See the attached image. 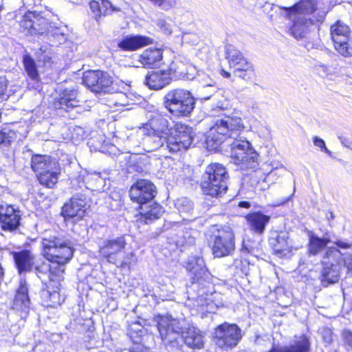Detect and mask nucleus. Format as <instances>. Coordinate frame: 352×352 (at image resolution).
I'll use <instances>...</instances> for the list:
<instances>
[{
	"label": "nucleus",
	"instance_id": "39448f33",
	"mask_svg": "<svg viewBox=\"0 0 352 352\" xmlns=\"http://www.w3.org/2000/svg\"><path fill=\"white\" fill-rule=\"evenodd\" d=\"M228 173L219 163H212L205 170L201 183L205 195L217 197L226 193L228 189Z\"/></svg>",
	"mask_w": 352,
	"mask_h": 352
},
{
	"label": "nucleus",
	"instance_id": "f704fd0d",
	"mask_svg": "<svg viewBox=\"0 0 352 352\" xmlns=\"http://www.w3.org/2000/svg\"><path fill=\"white\" fill-rule=\"evenodd\" d=\"M34 256L31 254V252L28 250H23V272L25 271H31L33 267L36 270L37 266H34ZM36 271L37 275L38 274V271Z\"/></svg>",
	"mask_w": 352,
	"mask_h": 352
},
{
	"label": "nucleus",
	"instance_id": "49530a36",
	"mask_svg": "<svg viewBox=\"0 0 352 352\" xmlns=\"http://www.w3.org/2000/svg\"><path fill=\"white\" fill-rule=\"evenodd\" d=\"M8 81L5 77L0 76V99H4L6 95Z\"/></svg>",
	"mask_w": 352,
	"mask_h": 352
},
{
	"label": "nucleus",
	"instance_id": "4468645a",
	"mask_svg": "<svg viewBox=\"0 0 352 352\" xmlns=\"http://www.w3.org/2000/svg\"><path fill=\"white\" fill-rule=\"evenodd\" d=\"M333 243L337 248L345 250L352 248V243L342 239H336L332 241L330 236L327 233L322 237H319L312 232L309 233V252L313 255H316L323 250L329 243Z\"/></svg>",
	"mask_w": 352,
	"mask_h": 352
},
{
	"label": "nucleus",
	"instance_id": "a19ab883",
	"mask_svg": "<svg viewBox=\"0 0 352 352\" xmlns=\"http://www.w3.org/2000/svg\"><path fill=\"white\" fill-rule=\"evenodd\" d=\"M89 7H90L91 12L94 14V19L96 21H98V19L102 14V8H101L100 3L96 1H91L89 3Z\"/></svg>",
	"mask_w": 352,
	"mask_h": 352
},
{
	"label": "nucleus",
	"instance_id": "09e8293b",
	"mask_svg": "<svg viewBox=\"0 0 352 352\" xmlns=\"http://www.w3.org/2000/svg\"><path fill=\"white\" fill-rule=\"evenodd\" d=\"M250 184L255 189L256 188H258L260 190L263 189V186H261V184H260V182L258 180V176L256 174L251 176Z\"/></svg>",
	"mask_w": 352,
	"mask_h": 352
},
{
	"label": "nucleus",
	"instance_id": "ea45409f",
	"mask_svg": "<svg viewBox=\"0 0 352 352\" xmlns=\"http://www.w3.org/2000/svg\"><path fill=\"white\" fill-rule=\"evenodd\" d=\"M341 261L343 262L344 266L346 267L349 272L352 276V252H342Z\"/></svg>",
	"mask_w": 352,
	"mask_h": 352
},
{
	"label": "nucleus",
	"instance_id": "423d86ee",
	"mask_svg": "<svg viewBox=\"0 0 352 352\" xmlns=\"http://www.w3.org/2000/svg\"><path fill=\"white\" fill-rule=\"evenodd\" d=\"M195 98L192 93L185 89H171L164 97L165 108L173 115L188 116L195 109Z\"/></svg>",
	"mask_w": 352,
	"mask_h": 352
},
{
	"label": "nucleus",
	"instance_id": "a878e982",
	"mask_svg": "<svg viewBox=\"0 0 352 352\" xmlns=\"http://www.w3.org/2000/svg\"><path fill=\"white\" fill-rule=\"evenodd\" d=\"M162 59V51L157 48H148L139 56V61L144 67L157 65Z\"/></svg>",
	"mask_w": 352,
	"mask_h": 352
},
{
	"label": "nucleus",
	"instance_id": "3c124183",
	"mask_svg": "<svg viewBox=\"0 0 352 352\" xmlns=\"http://www.w3.org/2000/svg\"><path fill=\"white\" fill-rule=\"evenodd\" d=\"M343 336L346 342L351 346H352V331L345 330L343 332Z\"/></svg>",
	"mask_w": 352,
	"mask_h": 352
},
{
	"label": "nucleus",
	"instance_id": "a211bd4d",
	"mask_svg": "<svg viewBox=\"0 0 352 352\" xmlns=\"http://www.w3.org/2000/svg\"><path fill=\"white\" fill-rule=\"evenodd\" d=\"M169 72L179 79L192 80L197 74L196 67L184 57L175 58L170 65Z\"/></svg>",
	"mask_w": 352,
	"mask_h": 352
},
{
	"label": "nucleus",
	"instance_id": "dca6fc26",
	"mask_svg": "<svg viewBox=\"0 0 352 352\" xmlns=\"http://www.w3.org/2000/svg\"><path fill=\"white\" fill-rule=\"evenodd\" d=\"M87 200L84 195H74L62 208L61 214L65 219H81L86 212Z\"/></svg>",
	"mask_w": 352,
	"mask_h": 352
},
{
	"label": "nucleus",
	"instance_id": "9d476101",
	"mask_svg": "<svg viewBox=\"0 0 352 352\" xmlns=\"http://www.w3.org/2000/svg\"><path fill=\"white\" fill-rule=\"evenodd\" d=\"M213 338L218 347L227 351L236 346L241 340V330L235 324L224 322L214 329Z\"/></svg>",
	"mask_w": 352,
	"mask_h": 352
},
{
	"label": "nucleus",
	"instance_id": "c03bdc74",
	"mask_svg": "<svg viewBox=\"0 0 352 352\" xmlns=\"http://www.w3.org/2000/svg\"><path fill=\"white\" fill-rule=\"evenodd\" d=\"M250 69L245 71V69H243V71H241L240 73H236L234 75L235 76L243 78V80H250L253 76H254V69L253 65L250 66Z\"/></svg>",
	"mask_w": 352,
	"mask_h": 352
},
{
	"label": "nucleus",
	"instance_id": "0eeeda50",
	"mask_svg": "<svg viewBox=\"0 0 352 352\" xmlns=\"http://www.w3.org/2000/svg\"><path fill=\"white\" fill-rule=\"evenodd\" d=\"M31 167L36 173L40 184L49 188L58 182L60 167L58 162L47 155H35L32 157Z\"/></svg>",
	"mask_w": 352,
	"mask_h": 352
},
{
	"label": "nucleus",
	"instance_id": "58836bf2",
	"mask_svg": "<svg viewBox=\"0 0 352 352\" xmlns=\"http://www.w3.org/2000/svg\"><path fill=\"white\" fill-rule=\"evenodd\" d=\"M22 282H20V285L16 290L14 298L13 300V309L19 310L22 308Z\"/></svg>",
	"mask_w": 352,
	"mask_h": 352
},
{
	"label": "nucleus",
	"instance_id": "412c9836",
	"mask_svg": "<svg viewBox=\"0 0 352 352\" xmlns=\"http://www.w3.org/2000/svg\"><path fill=\"white\" fill-rule=\"evenodd\" d=\"M79 105L80 101L77 99V91L75 89L64 90L54 102L56 108L65 109L67 111H69L70 109L78 107Z\"/></svg>",
	"mask_w": 352,
	"mask_h": 352
},
{
	"label": "nucleus",
	"instance_id": "4c0bfd02",
	"mask_svg": "<svg viewBox=\"0 0 352 352\" xmlns=\"http://www.w3.org/2000/svg\"><path fill=\"white\" fill-rule=\"evenodd\" d=\"M101 4V8L103 9V10H102L103 15L109 14L112 12H119L121 10L120 8L114 6L108 0H102Z\"/></svg>",
	"mask_w": 352,
	"mask_h": 352
},
{
	"label": "nucleus",
	"instance_id": "a18cd8bd",
	"mask_svg": "<svg viewBox=\"0 0 352 352\" xmlns=\"http://www.w3.org/2000/svg\"><path fill=\"white\" fill-rule=\"evenodd\" d=\"M157 25L162 31L166 34H170L172 32L170 25L163 19H160L157 21Z\"/></svg>",
	"mask_w": 352,
	"mask_h": 352
},
{
	"label": "nucleus",
	"instance_id": "7ed1b4c3",
	"mask_svg": "<svg viewBox=\"0 0 352 352\" xmlns=\"http://www.w3.org/2000/svg\"><path fill=\"white\" fill-rule=\"evenodd\" d=\"M156 322L161 338L166 344L177 343L178 339L182 338L191 348L203 347V336L199 330L194 327L185 329L184 320L166 316L157 317Z\"/></svg>",
	"mask_w": 352,
	"mask_h": 352
},
{
	"label": "nucleus",
	"instance_id": "4d7b16f0",
	"mask_svg": "<svg viewBox=\"0 0 352 352\" xmlns=\"http://www.w3.org/2000/svg\"><path fill=\"white\" fill-rule=\"evenodd\" d=\"M238 206L241 208H249L250 207V203L247 201H242L239 203Z\"/></svg>",
	"mask_w": 352,
	"mask_h": 352
},
{
	"label": "nucleus",
	"instance_id": "864d4df0",
	"mask_svg": "<svg viewBox=\"0 0 352 352\" xmlns=\"http://www.w3.org/2000/svg\"><path fill=\"white\" fill-rule=\"evenodd\" d=\"M53 36H56L58 38V41L60 42L65 39V34L63 33L60 32L58 30H56Z\"/></svg>",
	"mask_w": 352,
	"mask_h": 352
},
{
	"label": "nucleus",
	"instance_id": "20e7f679",
	"mask_svg": "<svg viewBox=\"0 0 352 352\" xmlns=\"http://www.w3.org/2000/svg\"><path fill=\"white\" fill-rule=\"evenodd\" d=\"M244 129L243 121L238 116H219L208 131L206 144L211 149H217L226 140L236 139Z\"/></svg>",
	"mask_w": 352,
	"mask_h": 352
},
{
	"label": "nucleus",
	"instance_id": "f8f14e48",
	"mask_svg": "<svg viewBox=\"0 0 352 352\" xmlns=\"http://www.w3.org/2000/svg\"><path fill=\"white\" fill-rule=\"evenodd\" d=\"M234 250V234L230 228L218 230L214 236L212 252L215 257L228 256Z\"/></svg>",
	"mask_w": 352,
	"mask_h": 352
},
{
	"label": "nucleus",
	"instance_id": "f3484780",
	"mask_svg": "<svg viewBox=\"0 0 352 352\" xmlns=\"http://www.w3.org/2000/svg\"><path fill=\"white\" fill-rule=\"evenodd\" d=\"M126 242L124 236L107 239L100 245V255L108 262H116L115 255L120 252L126 246Z\"/></svg>",
	"mask_w": 352,
	"mask_h": 352
},
{
	"label": "nucleus",
	"instance_id": "6ab92c4d",
	"mask_svg": "<svg viewBox=\"0 0 352 352\" xmlns=\"http://www.w3.org/2000/svg\"><path fill=\"white\" fill-rule=\"evenodd\" d=\"M171 80L169 71L160 70L148 73L145 77L144 84L150 89L158 90L169 85Z\"/></svg>",
	"mask_w": 352,
	"mask_h": 352
},
{
	"label": "nucleus",
	"instance_id": "b1692460",
	"mask_svg": "<svg viewBox=\"0 0 352 352\" xmlns=\"http://www.w3.org/2000/svg\"><path fill=\"white\" fill-rule=\"evenodd\" d=\"M270 243L278 254L288 252L291 245L289 242L288 233L286 232H275L270 239Z\"/></svg>",
	"mask_w": 352,
	"mask_h": 352
},
{
	"label": "nucleus",
	"instance_id": "680f3d73",
	"mask_svg": "<svg viewBox=\"0 0 352 352\" xmlns=\"http://www.w3.org/2000/svg\"><path fill=\"white\" fill-rule=\"evenodd\" d=\"M294 191H295V189H294L293 192H294ZM293 195H294V193H292L291 195H289L287 198L285 199L281 202V204H284V203H285V202H287V201H289V200L291 199L292 197L293 196Z\"/></svg>",
	"mask_w": 352,
	"mask_h": 352
},
{
	"label": "nucleus",
	"instance_id": "69168bd1",
	"mask_svg": "<svg viewBox=\"0 0 352 352\" xmlns=\"http://www.w3.org/2000/svg\"><path fill=\"white\" fill-rule=\"evenodd\" d=\"M206 87H211V85L210 84H208Z\"/></svg>",
	"mask_w": 352,
	"mask_h": 352
},
{
	"label": "nucleus",
	"instance_id": "9b49d317",
	"mask_svg": "<svg viewBox=\"0 0 352 352\" xmlns=\"http://www.w3.org/2000/svg\"><path fill=\"white\" fill-rule=\"evenodd\" d=\"M330 32L335 49L343 56H352V42L349 40L351 30L349 25L338 20L331 26Z\"/></svg>",
	"mask_w": 352,
	"mask_h": 352
},
{
	"label": "nucleus",
	"instance_id": "1a4fd4ad",
	"mask_svg": "<svg viewBox=\"0 0 352 352\" xmlns=\"http://www.w3.org/2000/svg\"><path fill=\"white\" fill-rule=\"evenodd\" d=\"M231 157L243 169L254 168L257 165L258 154L246 140L234 139L230 143Z\"/></svg>",
	"mask_w": 352,
	"mask_h": 352
},
{
	"label": "nucleus",
	"instance_id": "338daca9",
	"mask_svg": "<svg viewBox=\"0 0 352 352\" xmlns=\"http://www.w3.org/2000/svg\"><path fill=\"white\" fill-rule=\"evenodd\" d=\"M1 10H2V7H1V6H0V12L1 11Z\"/></svg>",
	"mask_w": 352,
	"mask_h": 352
},
{
	"label": "nucleus",
	"instance_id": "393cba45",
	"mask_svg": "<svg viewBox=\"0 0 352 352\" xmlns=\"http://www.w3.org/2000/svg\"><path fill=\"white\" fill-rule=\"evenodd\" d=\"M311 25L312 21L310 19L305 16H300L295 20L289 31L296 39H301L307 36Z\"/></svg>",
	"mask_w": 352,
	"mask_h": 352
},
{
	"label": "nucleus",
	"instance_id": "bf43d9fd",
	"mask_svg": "<svg viewBox=\"0 0 352 352\" xmlns=\"http://www.w3.org/2000/svg\"><path fill=\"white\" fill-rule=\"evenodd\" d=\"M327 219L330 221L334 219V214L332 212L329 211L326 214Z\"/></svg>",
	"mask_w": 352,
	"mask_h": 352
},
{
	"label": "nucleus",
	"instance_id": "ddd939ff",
	"mask_svg": "<svg viewBox=\"0 0 352 352\" xmlns=\"http://www.w3.org/2000/svg\"><path fill=\"white\" fill-rule=\"evenodd\" d=\"M156 193L155 186L146 179L138 180L131 187L129 195L131 200L144 205L152 200Z\"/></svg>",
	"mask_w": 352,
	"mask_h": 352
},
{
	"label": "nucleus",
	"instance_id": "7c9ffc66",
	"mask_svg": "<svg viewBox=\"0 0 352 352\" xmlns=\"http://www.w3.org/2000/svg\"><path fill=\"white\" fill-rule=\"evenodd\" d=\"M226 55L229 66L234 65V63L240 62L245 58L239 50L231 45L227 46Z\"/></svg>",
	"mask_w": 352,
	"mask_h": 352
},
{
	"label": "nucleus",
	"instance_id": "6e6d98bb",
	"mask_svg": "<svg viewBox=\"0 0 352 352\" xmlns=\"http://www.w3.org/2000/svg\"><path fill=\"white\" fill-rule=\"evenodd\" d=\"M267 352H285L283 346H273L269 351Z\"/></svg>",
	"mask_w": 352,
	"mask_h": 352
},
{
	"label": "nucleus",
	"instance_id": "cd10ccee",
	"mask_svg": "<svg viewBox=\"0 0 352 352\" xmlns=\"http://www.w3.org/2000/svg\"><path fill=\"white\" fill-rule=\"evenodd\" d=\"M285 352H309L310 342L305 336L296 338L289 346H283Z\"/></svg>",
	"mask_w": 352,
	"mask_h": 352
},
{
	"label": "nucleus",
	"instance_id": "e2e57ef3",
	"mask_svg": "<svg viewBox=\"0 0 352 352\" xmlns=\"http://www.w3.org/2000/svg\"><path fill=\"white\" fill-rule=\"evenodd\" d=\"M251 103H252L251 107H252V110H254V109H256L258 107V104L256 102H252Z\"/></svg>",
	"mask_w": 352,
	"mask_h": 352
},
{
	"label": "nucleus",
	"instance_id": "5701e85b",
	"mask_svg": "<svg viewBox=\"0 0 352 352\" xmlns=\"http://www.w3.org/2000/svg\"><path fill=\"white\" fill-rule=\"evenodd\" d=\"M246 220L250 230L254 232L261 234L265 230V226L270 220V217L261 212H254L246 216Z\"/></svg>",
	"mask_w": 352,
	"mask_h": 352
},
{
	"label": "nucleus",
	"instance_id": "603ef678",
	"mask_svg": "<svg viewBox=\"0 0 352 352\" xmlns=\"http://www.w3.org/2000/svg\"><path fill=\"white\" fill-rule=\"evenodd\" d=\"M41 280L43 282H45V284H47V280H48L50 281V283H54V285H52V286L53 287H54V288H56V289H59V287L60 286V281H61V280H60L58 283H57V282L52 281V280H50V279H49V278H48V277H47V276H45V279H44V280H43V279H41Z\"/></svg>",
	"mask_w": 352,
	"mask_h": 352
},
{
	"label": "nucleus",
	"instance_id": "5fc2aeb1",
	"mask_svg": "<svg viewBox=\"0 0 352 352\" xmlns=\"http://www.w3.org/2000/svg\"><path fill=\"white\" fill-rule=\"evenodd\" d=\"M131 352H150L149 349L142 346H137Z\"/></svg>",
	"mask_w": 352,
	"mask_h": 352
},
{
	"label": "nucleus",
	"instance_id": "de8ad7c7",
	"mask_svg": "<svg viewBox=\"0 0 352 352\" xmlns=\"http://www.w3.org/2000/svg\"><path fill=\"white\" fill-rule=\"evenodd\" d=\"M14 258L18 268L19 273H22V252L14 253Z\"/></svg>",
	"mask_w": 352,
	"mask_h": 352
},
{
	"label": "nucleus",
	"instance_id": "79ce46f5",
	"mask_svg": "<svg viewBox=\"0 0 352 352\" xmlns=\"http://www.w3.org/2000/svg\"><path fill=\"white\" fill-rule=\"evenodd\" d=\"M111 100H114L116 106H124L126 103V96L122 92L117 93L111 96Z\"/></svg>",
	"mask_w": 352,
	"mask_h": 352
},
{
	"label": "nucleus",
	"instance_id": "473e14b6",
	"mask_svg": "<svg viewBox=\"0 0 352 352\" xmlns=\"http://www.w3.org/2000/svg\"><path fill=\"white\" fill-rule=\"evenodd\" d=\"M23 65L27 74L34 80H38L39 76L35 63L30 56H23Z\"/></svg>",
	"mask_w": 352,
	"mask_h": 352
},
{
	"label": "nucleus",
	"instance_id": "052dcab7",
	"mask_svg": "<svg viewBox=\"0 0 352 352\" xmlns=\"http://www.w3.org/2000/svg\"><path fill=\"white\" fill-rule=\"evenodd\" d=\"M221 74L224 78H230V76H231L230 73H229V72H226V70H224V69H221Z\"/></svg>",
	"mask_w": 352,
	"mask_h": 352
},
{
	"label": "nucleus",
	"instance_id": "4be33fe9",
	"mask_svg": "<svg viewBox=\"0 0 352 352\" xmlns=\"http://www.w3.org/2000/svg\"><path fill=\"white\" fill-rule=\"evenodd\" d=\"M43 19H40L38 15L34 13L29 12L23 15V34L26 36L30 35H40L43 34L44 28L41 27V23L43 21Z\"/></svg>",
	"mask_w": 352,
	"mask_h": 352
},
{
	"label": "nucleus",
	"instance_id": "2f4dec72",
	"mask_svg": "<svg viewBox=\"0 0 352 352\" xmlns=\"http://www.w3.org/2000/svg\"><path fill=\"white\" fill-rule=\"evenodd\" d=\"M294 10L300 13H312L316 10V3L314 0H302L294 7Z\"/></svg>",
	"mask_w": 352,
	"mask_h": 352
},
{
	"label": "nucleus",
	"instance_id": "f257e3e1",
	"mask_svg": "<svg viewBox=\"0 0 352 352\" xmlns=\"http://www.w3.org/2000/svg\"><path fill=\"white\" fill-rule=\"evenodd\" d=\"M140 131L145 135L144 144L148 151L164 147L170 153H177L188 148L193 138L192 127L182 122L172 126L166 118L158 112L151 115Z\"/></svg>",
	"mask_w": 352,
	"mask_h": 352
},
{
	"label": "nucleus",
	"instance_id": "13d9d810",
	"mask_svg": "<svg viewBox=\"0 0 352 352\" xmlns=\"http://www.w3.org/2000/svg\"><path fill=\"white\" fill-rule=\"evenodd\" d=\"M23 307L27 305V302L28 303V305L30 304V300H29L28 294H25V288L24 287H23Z\"/></svg>",
	"mask_w": 352,
	"mask_h": 352
},
{
	"label": "nucleus",
	"instance_id": "72a5a7b5",
	"mask_svg": "<svg viewBox=\"0 0 352 352\" xmlns=\"http://www.w3.org/2000/svg\"><path fill=\"white\" fill-rule=\"evenodd\" d=\"M178 210L184 219L188 218V216L192 212L193 210L192 202L187 198H182L179 199L177 204Z\"/></svg>",
	"mask_w": 352,
	"mask_h": 352
},
{
	"label": "nucleus",
	"instance_id": "c756f323",
	"mask_svg": "<svg viewBox=\"0 0 352 352\" xmlns=\"http://www.w3.org/2000/svg\"><path fill=\"white\" fill-rule=\"evenodd\" d=\"M141 209V214L144 217L146 220H153L160 218V217L163 214L164 210L162 207L156 203L147 206H142L140 207Z\"/></svg>",
	"mask_w": 352,
	"mask_h": 352
},
{
	"label": "nucleus",
	"instance_id": "37998d69",
	"mask_svg": "<svg viewBox=\"0 0 352 352\" xmlns=\"http://www.w3.org/2000/svg\"><path fill=\"white\" fill-rule=\"evenodd\" d=\"M313 143L314 146L320 148L322 151L325 152L329 155H331V152L327 148L325 142L322 139L316 136L313 138Z\"/></svg>",
	"mask_w": 352,
	"mask_h": 352
},
{
	"label": "nucleus",
	"instance_id": "f03ea898",
	"mask_svg": "<svg viewBox=\"0 0 352 352\" xmlns=\"http://www.w3.org/2000/svg\"><path fill=\"white\" fill-rule=\"evenodd\" d=\"M43 255L46 261L36 267L38 277L58 283L63 279L65 265L72 258L74 250L70 244L62 239L50 237L43 241Z\"/></svg>",
	"mask_w": 352,
	"mask_h": 352
},
{
	"label": "nucleus",
	"instance_id": "aec40b11",
	"mask_svg": "<svg viewBox=\"0 0 352 352\" xmlns=\"http://www.w3.org/2000/svg\"><path fill=\"white\" fill-rule=\"evenodd\" d=\"M153 43V39L145 36H127L120 41L118 46L122 50L135 51Z\"/></svg>",
	"mask_w": 352,
	"mask_h": 352
},
{
	"label": "nucleus",
	"instance_id": "6e6552de",
	"mask_svg": "<svg viewBox=\"0 0 352 352\" xmlns=\"http://www.w3.org/2000/svg\"><path fill=\"white\" fill-rule=\"evenodd\" d=\"M342 251L335 247L327 249L322 261V268L320 272L322 284L327 287L337 283L340 276V262Z\"/></svg>",
	"mask_w": 352,
	"mask_h": 352
},
{
	"label": "nucleus",
	"instance_id": "bb28decb",
	"mask_svg": "<svg viewBox=\"0 0 352 352\" xmlns=\"http://www.w3.org/2000/svg\"><path fill=\"white\" fill-rule=\"evenodd\" d=\"M43 304L47 307H56L60 305L65 300V297L62 296L59 289L53 290L43 289L41 293Z\"/></svg>",
	"mask_w": 352,
	"mask_h": 352
},
{
	"label": "nucleus",
	"instance_id": "c9c22d12",
	"mask_svg": "<svg viewBox=\"0 0 352 352\" xmlns=\"http://www.w3.org/2000/svg\"><path fill=\"white\" fill-rule=\"evenodd\" d=\"M15 134L11 130L0 131V146H8L14 140Z\"/></svg>",
	"mask_w": 352,
	"mask_h": 352
},
{
	"label": "nucleus",
	"instance_id": "e433bc0d",
	"mask_svg": "<svg viewBox=\"0 0 352 352\" xmlns=\"http://www.w3.org/2000/svg\"><path fill=\"white\" fill-rule=\"evenodd\" d=\"M252 65L246 58L240 62L234 63V65H230V67L233 69V74L240 73L245 69V71L249 70L250 66Z\"/></svg>",
	"mask_w": 352,
	"mask_h": 352
},
{
	"label": "nucleus",
	"instance_id": "c85d7f7f",
	"mask_svg": "<svg viewBox=\"0 0 352 352\" xmlns=\"http://www.w3.org/2000/svg\"><path fill=\"white\" fill-rule=\"evenodd\" d=\"M187 270L192 272L195 276L199 280L206 274V268L205 267L204 261L202 258L195 257L188 263Z\"/></svg>",
	"mask_w": 352,
	"mask_h": 352
},
{
	"label": "nucleus",
	"instance_id": "2eb2a0df",
	"mask_svg": "<svg viewBox=\"0 0 352 352\" xmlns=\"http://www.w3.org/2000/svg\"><path fill=\"white\" fill-rule=\"evenodd\" d=\"M112 78L102 71H87L84 72L82 82L92 91L100 93L112 84Z\"/></svg>",
	"mask_w": 352,
	"mask_h": 352
},
{
	"label": "nucleus",
	"instance_id": "8fccbe9b",
	"mask_svg": "<svg viewBox=\"0 0 352 352\" xmlns=\"http://www.w3.org/2000/svg\"><path fill=\"white\" fill-rule=\"evenodd\" d=\"M316 69L319 72L323 74L328 75L331 72L330 67L322 63H318L316 65Z\"/></svg>",
	"mask_w": 352,
	"mask_h": 352
},
{
	"label": "nucleus",
	"instance_id": "0e129e2a",
	"mask_svg": "<svg viewBox=\"0 0 352 352\" xmlns=\"http://www.w3.org/2000/svg\"><path fill=\"white\" fill-rule=\"evenodd\" d=\"M210 98V96H206L204 98V99L208 100Z\"/></svg>",
	"mask_w": 352,
	"mask_h": 352
}]
</instances>
